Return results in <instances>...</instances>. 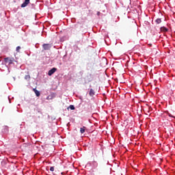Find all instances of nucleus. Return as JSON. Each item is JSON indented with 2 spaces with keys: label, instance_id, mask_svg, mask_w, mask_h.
<instances>
[{
  "label": "nucleus",
  "instance_id": "f257e3e1",
  "mask_svg": "<svg viewBox=\"0 0 175 175\" xmlns=\"http://www.w3.org/2000/svg\"><path fill=\"white\" fill-rule=\"evenodd\" d=\"M4 61L5 64H8L9 65L13 64L14 62V58L13 57H5L4 58Z\"/></svg>",
  "mask_w": 175,
  "mask_h": 175
},
{
  "label": "nucleus",
  "instance_id": "f03ea898",
  "mask_svg": "<svg viewBox=\"0 0 175 175\" xmlns=\"http://www.w3.org/2000/svg\"><path fill=\"white\" fill-rule=\"evenodd\" d=\"M43 49L45 51L50 50L51 49V44H44L42 45Z\"/></svg>",
  "mask_w": 175,
  "mask_h": 175
},
{
  "label": "nucleus",
  "instance_id": "7ed1b4c3",
  "mask_svg": "<svg viewBox=\"0 0 175 175\" xmlns=\"http://www.w3.org/2000/svg\"><path fill=\"white\" fill-rule=\"evenodd\" d=\"M55 72H57V68H53L49 71L48 75L49 76H53Z\"/></svg>",
  "mask_w": 175,
  "mask_h": 175
},
{
  "label": "nucleus",
  "instance_id": "20e7f679",
  "mask_svg": "<svg viewBox=\"0 0 175 175\" xmlns=\"http://www.w3.org/2000/svg\"><path fill=\"white\" fill-rule=\"evenodd\" d=\"M29 3V0H25V2L21 4V8H26Z\"/></svg>",
  "mask_w": 175,
  "mask_h": 175
},
{
  "label": "nucleus",
  "instance_id": "39448f33",
  "mask_svg": "<svg viewBox=\"0 0 175 175\" xmlns=\"http://www.w3.org/2000/svg\"><path fill=\"white\" fill-rule=\"evenodd\" d=\"M33 91L35 92L36 96H40V92L36 88L33 89Z\"/></svg>",
  "mask_w": 175,
  "mask_h": 175
},
{
  "label": "nucleus",
  "instance_id": "423d86ee",
  "mask_svg": "<svg viewBox=\"0 0 175 175\" xmlns=\"http://www.w3.org/2000/svg\"><path fill=\"white\" fill-rule=\"evenodd\" d=\"M160 29L161 32H167V31H169V29L165 27H161Z\"/></svg>",
  "mask_w": 175,
  "mask_h": 175
},
{
  "label": "nucleus",
  "instance_id": "0eeeda50",
  "mask_svg": "<svg viewBox=\"0 0 175 175\" xmlns=\"http://www.w3.org/2000/svg\"><path fill=\"white\" fill-rule=\"evenodd\" d=\"M89 95L90 96H94V95H95V91H94L92 89H90V92H89Z\"/></svg>",
  "mask_w": 175,
  "mask_h": 175
},
{
  "label": "nucleus",
  "instance_id": "6e6552de",
  "mask_svg": "<svg viewBox=\"0 0 175 175\" xmlns=\"http://www.w3.org/2000/svg\"><path fill=\"white\" fill-rule=\"evenodd\" d=\"M81 133H84L85 132V126L80 129Z\"/></svg>",
  "mask_w": 175,
  "mask_h": 175
},
{
  "label": "nucleus",
  "instance_id": "1a4fd4ad",
  "mask_svg": "<svg viewBox=\"0 0 175 175\" xmlns=\"http://www.w3.org/2000/svg\"><path fill=\"white\" fill-rule=\"evenodd\" d=\"M157 24H161L162 23V20L161 18H157L156 20Z\"/></svg>",
  "mask_w": 175,
  "mask_h": 175
},
{
  "label": "nucleus",
  "instance_id": "9d476101",
  "mask_svg": "<svg viewBox=\"0 0 175 175\" xmlns=\"http://www.w3.org/2000/svg\"><path fill=\"white\" fill-rule=\"evenodd\" d=\"M25 80H29V79H31V76L25 75Z\"/></svg>",
  "mask_w": 175,
  "mask_h": 175
},
{
  "label": "nucleus",
  "instance_id": "9b49d317",
  "mask_svg": "<svg viewBox=\"0 0 175 175\" xmlns=\"http://www.w3.org/2000/svg\"><path fill=\"white\" fill-rule=\"evenodd\" d=\"M20 50H21V46H17V47H16V51H17V53H20Z\"/></svg>",
  "mask_w": 175,
  "mask_h": 175
},
{
  "label": "nucleus",
  "instance_id": "f8f14e48",
  "mask_svg": "<svg viewBox=\"0 0 175 175\" xmlns=\"http://www.w3.org/2000/svg\"><path fill=\"white\" fill-rule=\"evenodd\" d=\"M69 109H70V110H75V105H70Z\"/></svg>",
  "mask_w": 175,
  "mask_h": 175
},
{
  "label": "nucleus",
  "instance_id": "ddd939ff",
  "mask_svg": "<svg viewBox=\"0 0 175 175\" xmlns=\"http://www.w3.org/2000/svg\"><path fill=\"white\" fill-rule=\"evenodd\" d=\"M50 170L51 172H54V167H51Z\"/></svg>",
  "mask_w": 175,
  "mask_h": 175
},
{
  "label": "nucleus",
  "instance_id": "4468645a",
  "mask_svg": "<svg viewBox=\"0 0 175 175\" xmlns=\"http://www.w3.org/2000/svg\"><path fill=\"white\" fill-rule=\"evenodd\" d=\"M97 16H100V12H97Z\"/></svg>",
  "mask_w": 175,
  "mask_h": 175
},
{
  "label": "nucleus",
  "instance_id": "2eb2a0df",
  "mask_svg": "<svg viewBox=\"0 0 175 175\" xmlns=\"http://www.w3.org/2000/svg\"><path fill=\"white\" fill-rule=\"evenodd\" d=\"M169 117H173L172 116V114H169Z\"/></svg>",
  "mask_w": 175,
  "mask_h": 175
}]
</instances>
